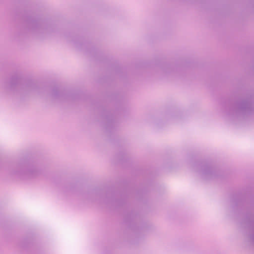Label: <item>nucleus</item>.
Masks as SVG:
<instances>
[{"label":"nucleus","instance_id":"nucleus-3","mask_svg":"<svg viewBox=\"0 0 254 254\" xmlns=\"http://www.w3.org/2000/svg\"><path fill=\"white\" fill-rule=\"evenodd\" d=\"M200 174L203 179L211 178L213 176V169L209 166H204L201 171Z\"/></svg>","mask_w":254,"mask_h":254},{"label":"nucleus","instance_id":"nucleus-1","mask_svg":"<svg viewBox=\"0 0 254 254\" xmlns=\"http://www.w3.org/2000/svg\"><path fill=\"white\" fill-rule=\"evenodd\" d=\"M238 110L245 114L250 113L254 109V105L250 100H245L238 105Z\"/></svg>","mask_w":254,"mask_h":254},{"label":"nucleus","instance_id":"nucleus-4","mask_svg":"<svg viewBox=\"0 0 254 254\" xmlns=\"http://www.w3.org/2000/svg\"><path fill=\"white\" fill-rule=\"evenodd\" d=\"M19 79L17 78H12L7 85V88L10 89H13L17 85Z\"/></svg>","mask_w":254,"mask_h":254},{"label":"nucleus","instance_id":"nucleus-2","mask_svg":"<svg viewBox=\"0 0 254 254\" xmlns=\"http://www.w3.org/2000/svg\"><path fill=\"white\" fill-rule=\"evenodd\" d=\"M39 173L38 170L36 168H31L28 169L26 171H20L17 173V175L21 177L24 178H33L37 176Z\"/></svg>","mask_w":254,"mask_h":254},{"label":"nucleus","instance_id":"nucleus-6","mask_svg":"<svg viewBox=\"0 0 254 254\" xmlns=\"http://www.w3.org/2000/svg\"><path fill=\"white\" fill-rule=\"evenodd\" d=\"M32 26L33 28H35L38 26V22L37 21H34L31 23Z\"/></svg>","mask_w":254,"mask_h":254},{"label":"nucleus","instance_id":"nucleus-5","mask_svg":"<svg viewBox=\"0 0 254 254\" xmlns=\"http://www.w3.org/2000/svg\"><path fill=\"white\" fill-rule=\"evenodd\" d=\"M251 227L253 232L254 233V234L250 236V238L252 242L254 243V222H253L251 224Z\"/></svg>","mask_w":254,"mask_h":254}]
</instances>
